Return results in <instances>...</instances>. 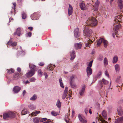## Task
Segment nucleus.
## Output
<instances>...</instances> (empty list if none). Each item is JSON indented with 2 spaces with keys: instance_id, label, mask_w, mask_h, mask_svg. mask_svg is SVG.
<instances>
[{
  "instance_id": "nucleus-1",
  "label": "nucleus",
  "mask_w": 123,
  "mask_h": 123,
  "mask_svg": "<svg viewBox=\"0 0 123 123\" xmlns=\"http://www.w3.org/2000/svg\"><path fill=\"white\" fill-rule=\"evenodd\" d=\"M97 20L93 17L89 18L86 22V26L84 28V35L86 38L87 37L88 38L89 37V40H91L90 41L88 40L87 43H85V45L86 47H90V44L92 42V41H95V38H96V36L95 35V37H93L92 36L91 37L92 34V30L90 29V27L89 26H94L97 25Z\"/></svg>"
},
{
  "instance_id": "nucleus-2",
  "label": "nucleus",
  "mask_w": 123,
  "mask_h": 123,
  "mask_svg": "<svg viewBox=\"0 0 123 123\" xmlns=\"http://www.w3.org/2000/svg\"><path fill=\"white\" fill-rule=\"evenodd\" d=\"M30 64H29V66L30 68H31L30 71L26 73V76L27 78H29L31 77L34 75L35 74V70L34 68L36 66L34 65H31Z\"/></svg>"
},
{
  "instance_id": "nucleus-3",
  "label": "nucleus",
  "mask_w": 123,
  "mask_h": 123,
  "mask_svg": "<svg viewBox=\"0 0 123 123\" xmlns=\"http://www.w3.org/2000/svg\"><path fill=\"white\" fill-rule=\"evenodd\" d=\"M15 114L13 112L10 111L8 113L3 114V118L4 119H8L14 118L15 117Z\"/></svg>"
},
{
  "instance_id": "nucleus-4",
  "label": "nucleus",
  "mask_w": 123,
  "mask_h": 123,
  "mask_svg": "<svg viewBox=\"0 0 123 123\" xmlns=\"http://www.w3.org/2000/svg\"><path fill=\"white\" fill-rule=\"evenodd\" d=\"M102 82L103 83L104 85H106L108 83V82L104 78L102 80L99 81L98 82V86L99 88L100 89H101L103 87Z\"/></svg>"
},
{
  "instance_id": "nucleus-5",
  "label": "nucleus",
  "mask_w": 123,
  "mask_h": 123,
  "mask_svg": "<svg viewBox=\"0 0 123 123\" xmlns=\"http://www.w3.org/2000/svg\"><path fill=\"white\" fill-rule=\"evenodd\" d=\"M80 6L82 10H86L88 8L87 5H85L84 2H82L80 4Z\"/></svg>"
},
{
  "instance_id": "nucleus-6",
  "label": "nucleus",
  "mask_w": 123,
  "mask_h": 123,
  "mask_svg": "<svg viewBox=\"0 0 123 123\" xmlns=\"http://www.w3.org/2000/svg\"><path fill=\"white\" fill-rule=\"evenodd\" d=\"M99 4V1L97 0L94 5L93 6V9L94 11H96L98 9V6Z\"/></svg>"
},
{
  "instance_id": "nucleus-7",
  "label": "nucleus",
  "mask_w": 123,
  "mask_h": 123,
  "mask_svg": "<svg viewBox=\"0 0 123 123\" xmlns=\"http://www.w3.org/2000/svg\"><path fill=\"white\" fill-rule=\"evenodd\" d=\"M74 34L75 37H79L80 35V33L78 28H77L74 30Z\"/></svg>"
},
{
  "instance_id": "nucleus-8",
  "label": "nucleus",
  "mask_w": 123,
  "mask_h": 123,
  "mask_svg": "<svg viewBox=\"0 0 123 123\" xmlns=\"http://www.w3.org/2000/svg\"><path fill=\"white\" fill-rule=\"evenodd\" d=\"M86 70L87 76L89 77V76L92 74V69L90 67H88L86 68Z\"/></svg>"
},
{
  "instance_id": "nucleus-9",
  "label": "nucleus",
  "mask_w": 123,
  "mask_h": 123,
  "mask_svg": "<svg viewBox=\"0 0 123 123\" xmlns=\"http://www.w3.org/2000/svg\"><path fill=\"white\" fill-rule=\"evenodd\" d=\"M68 10V15L69 16L71 15L73 11V9L72 6L70 4H69Z\"/></svg>"
},
{
  "instance_id": "nucleus-10",
  "label": "nucleus",
  "mask_w": 123,
  "mask_h": 123,
  "mask_svg": "<svg viewBox=\"0 0 123 123\" xmlns=\"http://www.w3.org/2000/svg\"><path fill=\"white\" fill-rule=\"evenodd\" d=\"M20 76V74L17 72L15 73L13 75V77L14 79L16 80H17L19 78L20 76Z\"/></svg>"
},
{
  "instance_id": "nucleus-11",
  "label": "nucleus",
  "mask_w": 123,
  "mask_h": 123,
  "mask_svg": "<svg viewBox=\"0 0 123 123\" xmlns=\"http://www.w3.org/2000/svg\"><path fill=\"white\" fill-rule=\"evenodd\" d=\"M117 111L118 114L120 116H122L123 115V110L122 109L120 106L117 109Z\"/></svg>"
},
{
  "instance_id": "nucleus-12",
  "label": "nucleus",
  "mask_w": 123,
  "mask_h": 123,
  "mask_svg": "<svg viewBox=\"0 0 123 123\" xmlns=\"http://www.w3.org/2000/svg\"><path fill=\"white\" fill-rule=\"evenodd\" d=\"M121 26V25L119 24L116 25V26H115L113 28V30L115 31L116 35H117V31L120 27Z\"/></svg>"
},
{
  "instance_id": "nucleus-13",
  "label": "nucleus",
  "mask_w": 123,
  "mask_h": 123,
  "mask_svg": "<svg viewBox=\"0 0 123 123\" xmlns=\"http://www.w3.org/2000/svg\"><path fill=\"white\" fill-rule=\"evenodd\" d=\"M70 55L71 57L70 58L71 60H73L75 58V51L74 50H73L70 53Z\"/></svg>"
},
{
  "instance_id": "nucleus-14",
  "label": "nucleus",
  "mask_w": 123,
  "mask_h": 123,
  "mask_svg": "<svg viewBox=\"0 0 123 123\" xmlns=\"http://www.w3.org/2000/svg\"><path fill=\"white\" fill-rule=\"evenodd\" d=\"M21 89L20 87L17 86L14 87L13 89V91L15 93H17L20 91Z\"/></svg>"
},
{
  "instance_id": "nucleus-15",
  "label": "nucleus",
  "mask_w": 123,
  "mask_h": 123,
  "mask_svg": "<svg viewBox=\"0 0 123 123\" xmlns=\"http://www.w3.org/2000/svg\"><path fill=\"white\" fill-rule=\"evenodd\" d=\"M81 46V44L79 43H76L74 45V48L76 49H80Z\"/></svg>"
},
{
  "instance_id": "nucleus-16",
  "label": "nucleus",
  "mask_w": 123,
  "mask_h": 123,
  "mask_svg": "<svg viewBox=\"0 0 123 123\" xmlns=\"http://www.w3.org/2000/svg\"><path fill=\"white\" fill-rule=\"evenodd\" d=\"M21 29L20 28H17L16 31L15 32L14 34V35H17L18 36H19L21 34Z\"/></svg>"
},
{
  "instance_id": "nucleus-17",
  "label": "nucleus",
  "mask_w": 123,
  "mask_h": 123,
  "mask_svg": "<svg viewBox=\"0 0 123 123\" xmlns=\"http://www.w3.org/2000/svg\"><path fill=\"white\" fill-rule=\"evenodd\" d=\"M79 120L82 123H86L87 121L83 119L80 115H79L78 116Z\"/></svg>"
},
{
  "instance_id": "nucleus-18",
  "label": "nucleus",
  "mask_w": 123,
  "mask_h": 123,
  "mask_svg": "<svg viewBox=\"0 0 123 123\" xmlns=\"http://www.w3.org/2000/svg\"><path fill=\"white\" fill-rule=\"evenodd\" d=\"M55 67V65L50 64L48 65L47 68L49 70L52 71L53 69Z\"/></svg>"
},
{
  "instance_id": "nucleus-19",
  "label": "nucleus",
  "mask_w": 123,
  "mask_h": 123,
  "mask_svg": "<svg viewBox=\"0 0 123 123\" xmlns=\"http://www.w3.org/2000/svg\"><path fill=\"white\" fill-rule=\"evenodd\" d=\"M37 15L35 13H34L31 15V19L33 20H35L37 19Z\"/></svg>"
},
{
  "instance_id": "nucleus-20",
  "label": "nucleus",
  "mask_w": 123,
  "mask_h": 123,
  "mask_svg": "<svg viewBox=\"0 0 123 123\" xmlns=\"http://www.w3.org/2000/svg\"><path fill=\"white\" fill-rule=\"evenodd\" d=\"M85 86H83L80 92V95L82 96L84 93L85 89Z\"/></svg>"
},
{
  "instance_id": "nucleus-21",
  "label": "nucleus",
  "mask_w": 123,
  "mask_h": 123,
  "mask_svg": "<svg viewBox=\"0 0 123 123\" xmlns=\"http://www.w3.org/2000/svg\"><path fill=\"white\" fill-rule=\"evenodd\" d=\"M7 44L8 45L11 44V45L13 47L16 46L17 45V43L16 42H13L12 43V42L10 41H9Z\"/></svg>"
},
{
  "instance_id": "nucleus-22",
  "label": "nucleus",
  "mask_w": 123,
  "mask_h": 123,
  "mask_svg": "<svg viewBox=\"0 0 123 123\" xmlns=\"http://www.w3.org/2000/svg\"><path fill=\"white\" fill-rule=\"evenodd\" d=\"M123 120V117H121L117 119L116 120L115 123H122V120Z\"/></svg>"
},
{
  "instance_id": "nucleus-23",
  "label": "nucleus",
  "mask_w": 123,
  "mask_h": 123,
  "mask_svg": "<svg viewBox=\"0 0 123 123\" xmlns=\"http://www.w3.org/2000/svg\"><path fill=\"white\" fill-rule=\"evenodd\" d=\"M102 114L105 119H107V116L106 112L105 110H103L102 112Z\"/></svg>"
},
{
  "instance_id": "nucleus-24",
  "label": "nucleus",
  "mask_w": 123,
  "mask_h": 123,
  "mask_svg": "<svg viewBox=\"0 0 123 123\" xmlns=\"http://www.w3.org/2000/svg\"><path fill=\"white\" fill-rule=\"evenodd\" d=\"M115 68L116 72H118L120 70V66L118 64H117L115 66Z\"/></svg>"
},
{
  "instance_id": "nucleus-25",
  "label": "nucleus",
  "mask_w": 123,
  "mask_h": 123,
  "mask_svg": "<svg viewBox=\"0 0 123 123\" xmlns=\"http://www.w3.org/2000/svg\"><path fill=\"white\" fill-rule=\"evenodd\" d=\"M104 40V39L102 38H101L97 42V44L98 46H99Z\"/></svg>"
},
{
  "instance_id": "nucleus-26",
  "label": "nucleus",
  "mask_w": 123,
  "mask_h": 123,
  "mask_svg": "<svg viewBox=\"0 0 123 123\" xmlns=\"http://www.w3.org/2000/svg\"><path fill=\"white\" fill-rule=\"evenodd\" d=\"M40 118L36 117L33 119V121L34 123H38L40 122Z\"/></svg>"
},
{
  "instance_id": "nucleus-27",
  "label": "nucleus",
  "mask_w": 123,
  "mask_h": 123,
  "mask_svg": "<svg viewBox=\"0 0 123 123\" xmlns=\"http://www.w3.org/2000/svg\"><path fill=\"white\" fill-rule=\"evenodd\" d=\"M122 2V1L121 0H119L118 1V5L119 7L121 9H122L123 7Z\"/></svg>"
},
{
  "instance_id": "nucleus-28",
  "label": "nucleus",
  "mask_w": 123,
  "mask_h": 123,
  "mask_svg": "<svg viewBox=\"0 0 123 123\" xmlns=\"http://www.w3.org/2000/svg\"><path fill=\"white\" fill-rule=\"evenodd\" d=\"M118 59V58L117 56H115L113 58V63H116Z\"/></svg>"
},
{
  "instance_id": "nucleus-29",
  "label": "nucleus",
  "mask_w": 123,
  "mask_h": 123,
  "mask_svg": "<svg viewBox=\"0 0 123 123\" xmlns=\"http://www.w3.org/2000/svg\"><path fill=\"white\" fill-rule=\"evenodd\" d=\"M61 102H60L59 99L57 100L56 105L57 107L60 108L61 105Z\"/></svg>"
},
{
  "instance_id": "nucleus-30",
  "label": "nucleus",
  "mask_w": 123,
  "mask_h": 123,
  "mask_svg": "<svg viewBox=\"0 0 123 123\" xmlns=\"http://www.w3.org/2000/svg\"><path fill=\"white\" fill-rule=\"evenodd\" d=\"M40 113V111H37L32 112L31 113V114L32 116H34L36 115L37 114Z\"/></svg>"
},
{
  "instance_id": "nucleus-31",
  "label": "nucleus",
  "mask_w": 123,
  "mask_h": 123,
  "mask_svg": "<svg viewBox=\"0 0 123 123\" xmlns=\"http://www.w3.org/2000/svg\"><path fill=\"white\" fill-rule=\"evenodd\" d=\"M27 112L28 111L26 109H24L22 111L21 114L22 115H24L27 114Z\"/></svg>"
},
{
  "instance_id": "nucleus-32",
  "label": "nucleus",
  "mask_w": 123,
  "mask_h": 123,
  "mask_svg": "<svg viewBox=\"0 0 123 123\" xmlns=\"http://www.w3.org/2000/svg\"><path fill=\"white\" fill-rule=\"evenodd\" d=\"M62 80L61 78H60L59 79V82L60 83V85L61 87L63 88L64 86L63 85V83L62 82Z\"/></svg>"
},
{
  "instance_id": "nucleus-33",
  "label": "nucleus",
  "mask_w": 123,
  "mask_h": 123,
  "mask_svg": "<svg viewBox=\"0 0 123 123\" xmlns=\"http://www.w3.org/2000/svg\"><path fill=\"white\" fill-rule=\"evenodd\" d=\"M21 69L19 68H18L17 69V71L20 74V76H22L23 75V73L21 71Z\"/></svg>"
},
{
  "instance_id": "nucleus-34",
  "label": "nucleus",
  "mask_w": 123,
  "mask_h": 123,
  "mask_svg": "<svg viewBox=\"0 0 123 123\" xmlns=\"http://www.w3.org/2000/svg\"><path fill=\"white\" fill-rule=\"evenodd\" d=\"M74 76L73 75L70 78V82H74Z\"/></svg>"
},
{
  "instance_id": "nucleus-35",
  "label": "nucleus",
  "mask_w": 123,
  "mask_h": 123,
  "mask_svg": "<svg viewBox=\"0 0 123 123\" xmlns=\"http://www.w3.org/2000/svg\"><path fill=\"white\" fill-rule=\"evenodd\" d=\"M104 63L105 66H106L108 64V61L106 57L104 58Z\"/></svg>"
},
{
  "instance_id": "nucleus-36",
  "label": "nucleus",
  "mask_w": 123,
  "mask_h": 123,
  "mask_svg": "<svg viewBox=\"0 0 123 123\" xmlns=\"http://www.w3.org/2000/svg\"><path fill=\"white\" fill-rule=\"evenodd\" d=\"M51 114L52 116H56L57 115L58 113L54 111H52L51 112Z\"/></svg>"
},
{
  "instance_id": "nucleus-37",
  "label": "nucleus",
  "mask_w": 123,
  "mask_h": 123,
  "mask_svg": "<svg viewBox=\"0 0 123 123\" xmlns=\"http://www.w3.org/2000/svg\"><path fill=\"white\" fill-rule=\"evenodd\" d=\"M70 84L72 88H75L76 87V86L74 83V82H70Z\"/></svg>"
},
{
  "instance_id": "nucleus-38",
  "label": "nucleus",
  "mask_w": 123,
  "mask_h": 123,
  "mask_svg": "<svg viewBox=\"0 0 123 123\" xmlns=\"http://www.w3.org/2000/svg\"><path fill=\"white\" fill-rule=\"evenodd\" d=\"M8 70V73L9 74H12L14 72V70L12 68H11L10 69H7Z\"/></svg>"
},
{
  "instance_id": "nucleus-39",
  "label": "nucleus",
  "mask_w": 123,
  "mask_h": 123,
  "mask_svg": "<svg viewBox=\"0 0 123 123\" xmlns=\"http://www.w3.org/2000/svg\"><path fill=\"white\" fill-rule=\"evenodd\" d=\"M37 98V96L36 95H34L30 98V100L33 101L35 100Z\"/></svg>"
},
{
  "instance_id": "nucleus-40",
  "label": "nucleus",
  "mask_w": 123,
  "mask_h": 123,
  "mask_svg": "<svg viewBox=\"0 0 123 123\" xmlns=\"http://www.w3.org/2000/svg\"><path fill=\"white\" fill-rule=\"evenodd\" d=\"M28 107L31 109L33 110L35 108L34 105L32 104H30L28 105Z\"/></svg>"
},
{
  "instance_id": "nucleus-41",
  "label": "nucleus",
  "mask_w": 123,
  "mask_h": 123,
  "mask_svg": "<svg viewBox=\"0 0 123 123\" xmlns=\"http://www.w3.org/2000/svg\"><path fill=\"white\" fill-rule=\"evenodd\" d=\"M103 42L104 44V45L105 47L106 48L107 46V41L105 40L104 39V40L103 41Z\"/></svg>"
},
{
  "instance_id": "nucleus-42",
  "label": "nucleus",
  "mask_w": 123,
  "mask_h": 123,
  "mask_svg": "<svg viewBox=\"0 0 123 123\" xmlns=\"http://www.w3.org/2000/svg\"><path fill=\"white\" fill-rule=\"evenodd\" d=\"M47 119L46 118H40V122H41L46 121Z\"/></svg>"
},
{
  "instance_id": "nucleus-43",
  "label": "nucleus",
  "mask_w": 123,
  "mask_h": 123,
  "mask_svg": "<svg viewBox=\"0 0 123 123\" xmlns=\"http://www.w3.org/2000/svg\"><path fill=\"white\" fill-rule=\"evenodd\" d=\"M32 33L31 32H29L27 33L26 34V36L27 37H30L31 36Z\"/></svg>"
},
{
  "instance_id": "nucleus-44",
  "label": "nucleus",
  "mask_w": 123,
  "mask_h": 123,
  "mask_svg": "<svg viewBox=\"0 0 123 123\" xmlns=\"http://www.w3.org/2000/svg\"><path fill=\"white\" fill-rule=\"evenodd\" d=\"M26 16V14L24 12H23L22 13V17L23 19H25V18Z\"/></svg>"
},
{
  "instance_id": "nucleus-45",
  "label": "nucleus",
  "mask_w": 123,
  "mask_h": 123,
  "mask_svg": "<svg viewBox=\"0 0 123 123\" xmlns=\"http://www.w3.org/2000/svg\"><path fill=\"white\" fill-rule=\"evenodd\" d=\"M103 59V57L102 55H100L99 56L98 58V60L100 61H101Z\"/></svg>"
},
{
  "instance_id": "nucleus-46",
  "label": "nucleus",
  "mask_w": 123,
  "mask_h": 123,
  "mask_svg": "<svg viewBox=\"0 0 123 123\" xmlns=\"http://www.w3.org/2000/svg\"><path fill=\"white\" fill-rule=\"evenodd\" d=\"M70 91H71V90H70ZM69 96H68V97H67L66 98H69V99H70V97H71V92H72L71 91H70V90H69Z\"/></svg>"
},
{
  "instance_id": "nucleus-47",
  "label": "nucleus",
  "mask_w": 123,
  "mask_h": 123,
  "mask_svg": "<svg viewBox=\"0 0 123 123\" xmlns=\"http://www.w3.org/2000/svg\"><path fill=\"white\" fill-rule=\"evenodd\" d=\"M68 87H66L65 88V90L64 93L67 94L68 93Z\"/></svg>"
},
{
  "instance_id": "nucleus-48",
  "label": "nucleus",
  "mask_w": 123,
  "mask_h": 123,
  "mask_svg": "<svg viewBox=\"0 0 123 123\" xmlns=\"http://www.w3.org/2000/svg\"><path fill=\"white\" fill-rule=\"evenodd\" d=\"M36 79L34 77H32L30 79V82H34L36 80Z\"/></svg>"
},
{
  "instance_id": "nucleus-49",
  "label": "nucleus",
  "mask_w": 123,
  "mask_h": 123,
  "mask_svg": "<svg viewBox=\"0 0 123 123\" xmlns=\"http://www.w3.org/2000/svg\"><path fill=\"white\" fill-rule=\"evenodd\" d=\"M93 62V60H92L90 61L88 64L89 67H92V63Z\"/></svg>"
},
{
  "instance_id": "nucleus-50",
  "label": "nucleus",
  "mask_w": 123,
  "mask_h": 123,
  "mask_svg": "<svg viewBox=\"0 0 123 123\" xmlns=\"http://www.w3.org/2000/svg\"><path fill=\"white\" fill-rule=\"evenodd\" d=\"M100 122H99V123H107L106 121L102 119H101Z\"/></svg>"
},
{
  "instance_id": "nucleus-51",
  "label": "nucleus",
  "mask_w": 123,
  "mask_h": 123,
  "mask_svg": "<svg viewBox=\"0 0 123 123\" xmlns=\"http://www.w3.org/2000/svg\"><path fill=\"white\" fill-rule=\"evenodd\" d=\"M12 4L14 6V7L12 8L13 10H14V11H15V9L16 5V3L15 2H13V3Z\"/></svg>"
},
{
  "instance_id": "nucleus-52",
  "label": "nucleus",
  "mask_w": 123,
  "mask_h": 123,
  "mask_svg": "<svg viewBox=\"0 0 123 123\" xmlns=\"http://www.w3.org/2000/svg\"><path fill=\"white\" fill-rule=\"evenodd\" d=\"M38 73L39 75L40 76H41L42 75L41 71V70H39L38 71Z\"/></svg>"
},
{
  "instance_id": "nucleus-53",
  "label": "nucleus",
  "mask_w": 123,
  "mask_h": 123,
  "mask_svg": "<svg viewBox=\"0 0 123 123\" xmlns=\"http://www.w3.org/2000/svg\"><path fill=\"white\" fill-rule=\"evenodd\" d=\"M67 94L65 93H63V95L62 96V98L63 99H64L66 97Z\"/></svg>"
},
{
  "instance_id": "nucleus-54",
  "label": "nucleus",
  "mask_w": 123,
  "mask_h": 123,
  "mask_svg": "<svg viewBox=\"0 0 123 123\" xmlns=\"http://www.w3.org/2000/svg\"><path fill=\"white\" fill-rule=\"evenodd\" d=\"M105 74L106 76H107L109 78V75L107 71L106 70L105 71Z\"/></svg>"
},
{
  "instance_id": "nucleus-55",
  "label": "nucleus",
  "mask_w": 123,
  "mask_h": 123,
  "mask_svg": "<svg viewBox=\"0 0 123 123\" xmlns=\"http://www.w3.org/2000/svg\"><path fill=\"white\" fill-rule=\"evenodd\" d=\"M98 77V76H95L94 77V78L93 79V81L94 82H95L97 80Z\"/></svg>"
},
{
  "instance_id": "nucleus-56",
  "label": "nucleus",
  "mask_w": 123,
  "mask_h": 123,
  "mask_svg": "<svg viewBox=\"0 0 123 123\" xmlns=\"http://www.w3.org/2000/svg\"><path fill=\"white\" fill-rule=\"evenodd\" d=\"M101 71H99L97 76H98V77L100 76L101 74Z\"/></svg>"
},
{
  "instance_id": "nucleus-57",
  "label": "nucleus",
  "mask_w": 123,
  "mask_h": 123,
  "mask_svg": "<svg viewBox=\"0 0 123 123\" xmlns=\"http://www.w3.org/2000/svg\"><path fill=\"white\" fill-rule=\"evenodd\" d=\"M44 75L45 76V78L46 79L48 77V75L46 73H44Z\"/></svg>"
},
{
  "instance_id": "nucleus-58",
  "label": "nucleus",
  "mask_w": 123,
  "mask_h": 123,
  "mask_svg": "<svg viewBox=\"0 0 123 123\" xmlns=\"http://www.w3.org/2000/svg\"><path fill=\"white\" fill-rule=\"evenodd\" d=\"M88 109L87 108L85 110V112L86 114H87L88 112Z\"/></svg>"
},
{
  "instance_id": "nucleus-59",
  "label": "nucleus",
  "mask_w": 123,
  "mask_h": 123,
  "mask_svg": "<svg viewBox=\"0 0 123 123\" xmlns=\"http://www.w3.org/2000/svg\"><path fill=\"white\" fill-rule=\"evenodd\" d=\"M39 65L40 66H43L44 65V64L43 62H41L39 63Z\"/></svg>"
},
{
  "instance_id": "nucleus-60",
  "label": "nucleus",
  "mask_w": 123,
  "mask_h": 123,
  "mask_svg": "<svg viewBox=\"0 0 123 123\" xmlns=\"http://www.w3.org/2000/svg\"><path fill=\"white\" fill-rule=\"evenodd\" d=\"M28 29L30 30V31H31L33 29V28L31 27H28Z\"/></svg>"
},
{
  "instance_id": "nucleus-61",
  "label": "nucleus",
  "mask_w": 123,
  "mask_h": 123,
  "mask_svg": "<svg viewBox=\"0 0 123 123\" xmlns=\"http://www.w3.org/2000/svg\"><path fill=\"white\" fill-rule=\"evenodd\" d=\"M26 92L25 90L24 91H23V96H24L25 95V94H26Z\"/></svg>"
},
{
  "instance_id": "nucleus-62",
  "label": "nucleus",
  "mask_w": 123,
  "mask_h": 123,
  "mask_svg": "<svg viewBox=\"0 0 123 123\" xmlns=\"http://www.w3.org/2000/svg\"><path fill=\"white\" fill-rule=\"evenodd\" d=\"M89 113H90V114H91L92 113V111L91 110V109H89Z\"/></svg>"
},
{
  "instance_id": "nucleus-63",
  "label": "nucleus",
  "mask_w": 123,
  "mask_h": 123,
  "mask_svg": "<svg viewBox=\"0 0 123 123\" xmlns=\"http://www.w3.org/2000/svg\"><path fill=\"white\" fill-rule=\"evenodd\" d=\"M49 122V121H45L43 123H48Z\"/></svg>"
},
{
  "instance_id": "nucleus-64",
  "label": "nucleus",
  "mask_w": 123,
  "mask_h": 123,
  "mask_svg": "<svg viewBox=\"0 0 123 123\" xmlns=\"http://www.w3.org/2000/svg\"><path fill=\"white\" fill-rule=\"evenodd\" d=\"M65 120L67 123H69V121H68L66 119H65Z\"/></svg>"
}]
</instances>
